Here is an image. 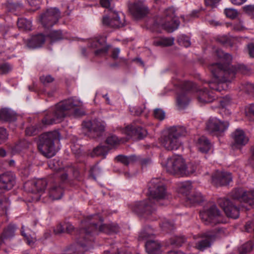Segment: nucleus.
Returning <instances> with one entry per match:
<instances>
[{
    "instance_id": "obj_1",
    "label": "nucleus",
    "mask_w": 254,
    "mask_h": 254,
    "mask_svg": "<svg viewBox=\"0 0 254 254\" xmlns=\"http://www.w3.org/2000/svg\"><path fill=\"white\" fill-rule=\"evenodd\" d=\"M216 55L222 59L223 64L215 63L210 67L213 75V81L207 83L211 91L206 87H204L196 90V98L198 103L203 105L213 102L215 95L213 91L221 92L227 88V82H230L235 77L237 68L231 65L232 56L228 53H224L221 50L216 51Z\"/></svg>"
},
{
    "instance_id": "obj_2",
    "label": "nucleus",
    "mask_w": 254,
    "mask_h": 254,
    "mask_svg": "<svg viewBox=\"0 0 254 254\" xmlns=\"http://www.w3.org/2000/svg\"><path fill=\"white\" fill-rule=\"evenodd\" d=\"M148 193L150 198L136 202L132 207L133 212L146 218H149L150 215L155 213L156 203L163 205L162 201L167 203L170 198L164 183L158 178L152 179L149 183Z\"/></svg>"
},
{
    "instance_id": "obj_3",
    "label": "nucleus",
    "mask_w": 254,
    "mask_h": 254,
    "mask_svg": "<svg viewBox=\"0 0 254 254\" xmlns=\"http://www.w3.org/2000/svg\"><path fill=\"white\" fill-rule=\"evenodd\" d=\"M103 219L98 215H91L87 217L82 221L83 225L88 226L87 228L81 229L80 231V238L78 243L82 247H85L88 240L92 241V236L91 234H96L98 232H104L107 234L117 233L119 227L116 225H102Z\"/></svg>"
},
{
    "instance_id": "obj_4",
    "label": "nucleus",
    "mask_w": 254,
    "mask_h": 254,
    "mask_svg": "<svg viewBox=\"0 0 254 254\" xmlns=\"http://www.w3.org/2000/svg\"><path fill=\"white\" fill-rule=\"evenodd\" d=\"M81 105L80 100L75 98H69L58 103L52 113L48 114L42 120L44 125H50L59 123L66 116L73 113L75 116H80L77 107Z\"/></svg>"
},
{
    "instance_id": "obj_5",
    "label": "nucleus",
    "mask_w": 254,
    "mask_h": 254,
    "mask_svg": "<svg viewBox=\"0 0 254 254\" xmlns=\"http://www.w3.org/2000/svg\"><path fill=\"white\" fill-rule=\"evenodd\" d=\"M186 134L187 131L185 127H172L161 137V144L167 150H176L181 146L179 138L185 136Z\"/></svg>"
},
{
    "instance_id": "obj_6",
    "label": "nucleus",
    "mask_w": 254,
    "mask_h": 254,
    "mask_svg": "<svg viewBox=\"0 0 254 254\" xmlns=\"http://www.w3.org/2000/svg\"><path fill=\"white\" fill-rule=\"evenodd\" d=\"M60 134L58 131L48 132L40 136L38 149L40 152L47 158H51L57 151L55 143L60 142Z\"/></svg>"
},
{
    "instance_id": "obj_7",
    "label": "nucleus",
    "mask_w": 254,
    "mask_h": 254,
    "mask_svg": "<svg viewBox=\"0 0 254 254\" xmlns=\"http://www.w3.org/2000/svg\"><path fill=\"white\" fill-rule=\"evenodd\" d=\"M165 17H158L157 19V24L161 25L168 32H172L178 29L180 21L176 16L174 8L170 7L167 9L165 12Z\"/></svg>"
},
{
    "instance_id": "obj_8",
    "label": "nucleus",
    "mask_w": 254,
    "mask_h": 254,
    "mask_svg": "<svg viewBox=\"0 0 254 254\" xmlns=\"http://www.w3.org/2000/svg\"><path fill=\"white\" fill-rule=\"evenodd\" d=\"M106 124L104 122L94 119L88 120L82 123V127L86 130L88 135L91 137L100 136L105 130Z\"/></svg>"
},
{
    "instance_id": "obj_9",
    "label": "nucleus",
    "mask_w": 254,
    "mask_h": 254,
    "mask_svg": "<svg viewBox=\"0 0 254 254\" xmlns=\"http://www.w3.org/2000/svg\"><path fill=\"white\" fill-rule=\"evenodd\" d=\"M185 162L180 156H174L168 158L165 162L166 171L172 174H178L183 176L185 172Z\"/></svg>"
},
{
    "instance_id": "obj_10",
    "label": "nucleus",
    "mask_w": 254,
    "mask_h": 254,
    "mask_svg": "<svg viewBox=\"0 0 254 254\" xmlns=\"http://www.w3.org/2000/svg\"><path fill=\"white\" fill-rule=\"evenodd\" d=\"M200 217L205 225H216L223 223L220 212L215 205H212L207 210L200 212Z\"/></svg>"
},
{
    "instance_id": "obj_11",
    "label": "nucleus",
    "mask_w": 254,
    "mask_h": 254,
    "mask_svg": "<svg viewBox=\"0 0 254 254\" xmlns=\"http://www.w3.org/2000/svg\"><path fill=\"white\" fill-rule=\"evenodd\" d=\"M102 21L104 25L113 28H121L126 24L125 15L112 10L110 11L109 16L103 17Z\"/></svg>"
},
{
    "instance_id": "obj_12",
    "label": "nucleus",
    "mask_w": 254,
    "mask_h": 254,
    "mask_svg": "<svg viewBox=\"0 0 254 254\" xmlns=\"http://www.w3.org/2000/svg\"><path fill=\"white\" fill-rule=\"evenodd\" d=\"M153 235L151 230H143L139 235L138 240L139 241H147L145 244V248L148 254H159L161 247L160 244L157 241L148 240L149 238H151Z\"/></svg>"
},
{
    "instance_id": "obj_13",
    "label": "nucleus",
    "mask_w": 254,
    "mask_h": 254,
    "mask_svg": "<svg viewBox=\"0 0 254 254\" xmlns=\"http://www.w3.org/2000/svg\"><path fill=\"white\" fill-rule=\"evenodd\" d=\"M61 17V12L56 7L48 8L40 17V21L43 26L46 28L52 27L58 22Z\"/></svg>"
},
{
    "instance_id": "obj_14",
    "label": "nucleus",
    "mask_w": 254,
    "mask_h": 254,
    "mask_svg": "<svg viewBox=\"0 0 254 254\" xmlns=\"http://www.w3.org/2000/svg\"><path fill=\"white\" fill-rule=\"evenodd\" d=\"M229 124L227 122H223L219 119L210 118L206 123V129L210 133L220 134L224 132L228 127Z\"/></svg>"
},
{
    "instance_id": "obj_15",
    "label": "nucleus",
    "mask_w": 254,
    "mask_h": 254,
    "mask_svg": "<svg viewBox=\"0 0 254 254\" xmlns=\"http://www.w3.org/2000/svg\"><path fill=\"white\" fill-rule=\"evenodd\" d=\"M216 237L215 234L210 232H206L197 237H194L195 248L199 251H204L211 246L215 240Z\"/></svg>"
},
{
    "instance_id": "obj_16",
    "label": "nucleus",
    "mask_w": 254,
    "mask_h": 254,
    "mask_svg": "<svg viewBox=\"0 0 254 254\" xmlns=\"http://www.w3.org/2000/svg\"><path fill=\"white\" fill-rule=\"evenodd\" d=\"M219 205L223 208L227 217L237 219L239 216V208L227 198H220L218 200Z\"/></svg>"
},
{
    "instance_id": "obj_17",
    "label": "nucleus",
    "mask_w": 254,
    "mask_h": 254,
    "mask_svg": "<svg viewBox=\"0 0 254 254\" xmlns=\"http://www.w3.org/2000/svg\"><path fill=\"white\" fill-rule=\"evenodd\" d=\"M232 181V175L228 172L216 171L211 176V183L217 187L226 186Z\"/></svg>"
},
{
    "instance_id": "obj_18",
    "label": "nucleus",
    "mask_w": 254,
    "mask_h": 254,
    "mask_svg": "<svg viewBox=\"0 0 254 254\" xmlns=\"http://www.w3.org/2000/svg\"><path fill=\"white\" fill-rule=\"evenodd\" d=\"M182 89L185 91V92H182L179 94L177 99L178 106L180 108H185L190 102V100L186 92H188L193 89H196V87L192 82L186 81L183 84Z\"/></svg>"
},
{
    "instance_id": "obj_19",
    "label": "nucleus",
    "mask_w": 254,
    "mask_h": 254,
    "mask_svg": "<svg viewBox=\"0 0 254 254\" xmlns=\"http://www.w3.org/2000/svg\"><path fill=\"white\" fill-rule=\"evenodd\" d=\"M47 183L44 179H36L27 182L24 184L25 189L32 193L42 192L45 190Z\"/></svg>"
},
{
    "instance_id": "obj_20",
    "label": "nucleus",
    "mask_w": 254,
    "mask_h": 254,
    "mask_svg": "<svg viewBox=\"0 0 254 254\" xmlns=\"http://www.w3.org/2000/svg\"><path fill=\"white\" fill-rule=\"evenodd\" d=\"M125 133L127 135V139H141L144 138L147 134L145 129L133 125H129L126 127Z\"/></svg>"
},
{
    "instance_id": "obj_21",
    "label": "nucleus",
    "mask_w": 254,
    "mask_h": 254,
    "mask_svg": "<svg viewBox=\"0 0 254 254\" xmlns=\"http://www.w3.org/2000/svg\"><path fill=\"white\" fill-rule=\"evenodd\" d=\"M15 184V177L11 172H6L0 175V190H11Z\"/></svg>"
},
{
    "instance_id": "obj_22",
    "label": "nucleus",
    "mask_w": 254,
    "mask_h": 254,
    "mask_svg": "<svg viewBox=\"0 0 254 254\" xmlns=\"http://www.w3.org/2000/svg\"><path fill=\"white\" fill-rule=\"evenodd\" d=\"M49 196L53 200H57L62 198L63 195V190L59 183V179H51L49 181Z\"/></svg>"
},
{
    "instance_id": "obj_23",
    "label": "nucleus",
    "mask_w": 254,
    "mask_h": 254,
    "mask_svg": "<svg viewBox=\"0 0 254 254\" xmlns=\"http://www.w3.org/2000/svg\"><path fill=\"white\" fill-rule=\"evenodd\" d=\"M129 9L133 16L136 18L143 17L147 11V7L142 1L135 2L129 6Z\"/></svg>"
},
{
    "instance_id": "obj_24",
    "label": "nucleus",
    "mask_w": 254,
    "mask_h": 254,
    "mask_svg": "<svg viewBox=\"0 0 254 254\" xmlns=\"http://www.w3.org/2000/svg\"><path fill=\"white\" fill-rule=\"evenodd\" d=\"M91 47L97 49L95 51L96 55H100L106 54L109 50V46L106 45V42L104 37H100L96 39L91 43Z\"/></svg>"
},
{
    "instance_id": "obj_25",
    "label": "nucleus",
    "mask_w": 254,
    "mask_h": 254,
    "mask_svg": "<svg viewBox=\"0 0 254 254\" xmlns=\"http://www.w3.org/2000/svg\"><path fill=\"white\" fill-rule=\"evenodd\" d=\"M234 140V145H245L249 141L248 137L246 135L244 131L241 129H237L232 134Z\"/></svg>"
},
{
    "instance_id": "obj_26",
    "label": "nucleus",
    "mask_w": 254,
    "mask_h": 254,
    "mask_svg": "<svg viewBox=\"0 0 254 254\" xmlns=\"http://www.w3.org/2000/svg\"><path fill=\"white\" fill-rule=\"evenodd\" d=\"M45 36L42 34H39L32 36L28 40L27 46L32 49L39 48L45 43Z\"/></svg>"
},
{
    "instance_id": "obj_27",
    "label": "nucleus",
    "mask_w": 254,
    "mask_h": 254,
    "mask_svg": "<svg viewBox=\"0 0 254 254\" xmlns=\"http://www.w3.org/2000/svg\"><path fill=\"white\" fill-rule=\"evenodd\" d=\"M175 38L172 37L160 36L153 41V45L156 46L169 47L174 43Z\"/></svg>"
},
{
    "instance_id": "obj_28",
    "label": "nucleus",
    "mask_w": 254,
    "mask_h": 254,
    "mask_svg": "<svg viewBox=\"0 0 254 254\" xmlns=\"http://www.w3.org/2000/svg\"><path fill=\"white\" fill-rule=\"evenodd\" d=\"M211 144L205 136L200 137L197 140V147L198 150L202 153H206L211 148Z\"/></svg>"
},
{
    "instance_id": "obj_29",
    "label": "nucleus",
    "mask_w": 254,
    "mask_h": 254,
    "mask_svg": "<svg viewBox=\"0 0 254 254\" xmlns=\"http://www.w3.org/2000/svg\"><path fill=\"white\" fill-rule=\"evenodd\" d=\"M17 229L15 224H9L3 230L2 234L0 236V245H1L3 239L10 238L14 236V233Z\"/></svg>"
},
{
    "instance_id": "obj_30",
    "label": "nucleus",
    "mask_w": 254,
    "mask_h": 254,
    "mask_svg": "<svg viewBox=\"0 0 254 254\" xmlns=\"http://www.w3.org/2000/svg\"><path fill=\"white\" fill-rule=\"evenodd\" d=\"M0 120L3 121L12 122L16 119L15 113L7 108H3L0 110Z\"/></svg>"
},
{
    "instance_id": "obj_31",
    "label": "nucleus",
    "mask_w": 254,
    "mask_h": 254,
    "mask_svg": "<svg viewBox=\"0 0 254 254\" xmlns=\"http://www.w3.org/2000/svg\"><path fill=\"white\" fill-rule=\"evenodd\" d=\"M231 196L234 200L239 201H248L247 191L242 189H235L231 192Z\"/></svg>"
},
{
    "instance_id": "obj_32",
    "label": "nucleus",
    "mask_w": 254,
    "mask_h": 254,
    "mask_svg": "<svg viewBox=\"0 0 254 254\" xmlns=\"http://www.w3.org/2000/svg\"><path fill=\"white\" fill-rule=\"evenodd\" d=\"M10 205V201L8 197L0 194V215L6 213V210Z\"/></svg>"
},
{
    "instance_id": "obj_33",
    "label": "nucleus",
    "mask_w": 254,
    "mask_h": 254,
    "mask_svg": "<svg viewBox=\"0 0 254 254\" xmlns=\"http://www.w3.org/2000/svg\"><path fill=\"white\" fill-rule=\"evenodd\" d=\"M30 143L26 140L20 141L12 147L11 152L13 154L19 153L29 147Z\"/></svg>"
},
{
    "instance_id": "obj_34",
    "label": "nucleus",
    "mask_w": 254,
    "mask_h": 254,
    "mask_svg": "<svg viewBox=\"0 0 254 254\" xmlns=\"http://www.w3.org/2000/svg\"><path fill=\"white\" fill-rule=\"evenodd\" d=\"M117 161L121 162L125 165L127 166L136 160V157L135 155L129 156L120 155L116 157Z\"/></svg>"
},
{
    "instance_id": "obj_35",
    "label": "nucleus",
    "mask_w": 254,
    "mask_h": 254,
    "mask_svg": "<svg viewBox=\"0 0 254 254\" xmlns=\"http://www.w3.org/2000/svg\"><path fill=\"white\" fill-rule=\"evenodd\" d=\"M17 26L19 29L23 30H30L32 27V23L30 20L26 18H19L17 20Z\"/></svg>"
},
{
    "instance_id": "obj_36",
    "label": "nucleus",
    "mask_w": 254,
    "mask_h": 254,
    "mask_svg": "<svg viewBox=\"0 0 254 254\" xmlns=\"http://www.w3.org/2000/svg\"><path fill=\"white\" fill-rule=\"evenodd\" d=\"M109 149L106 146L99 145L95 148L91 153L92 157L100 156L105 157L108 153Z\"/></svg>"
},
{
    "instance_id": "obj_37",
    "label": "nucleus",
    "mask_w": 254,
    "mask_h": 254,
    "mask_svg": "<svg viewBox=\"0 0 254 254\" xmlns=\"http://www.w3.org/2000/svg\"><path fill=\"white\" fill-rule=\"evenodd\" d=\"M191 189V183L190 181L181 182L179 184V191L181 193L187 195Z\"/></svg>"
},
{
    "instance_id": "obj_38",
    "label": "nucleus",
    "mask_w": 254,
    "mask_h": 254,
    "mask_svg": "<svg viewBox=\"0 0 254 254\" xmlns=\"http://www.w3.org/2000/svg\"><path fill=\"white\" fill-rule=\"evenodd\" d=\"M203 197L201 193L196 192L189 197L188 200L192 204L199 203L203 201Z\"/></svg>"
},
{
    "instance_id": "obj_39",
    "label": "nucleus",
    "mask_w": 254,
    "mask_h": 254,
    "mask_svg": "<svg viewBox=\"0 0 254 254\" xmlns=\"http://www.w3.org/2000/svg\"><path fill=\"white\" fill-rule=\"evenodd\" d=\"M21 233L22 235L25 238L27 244L31 247L34 246V244L36 241V238L35 237H31L30 235L28 234V233H25L23 226L21 227Z\"/></svg>"
},
{
    "instance_id": "obj_40",
    "label": "nucleus",
    "mask_w": 254,
    "mask_h": 254,
    "mask_svg": "<svg viewBox=\"0 0 254 254\" xmlns=\"http://www.w3.org/2000/svg\"><path fill=\"white\" fill-rule=\"evenodd\" d=\"M49 37L52 42L62 40L64 38V36L61 30L53 31L51 32Z\"/></svg>"
},
{
    "instance_id": "obj_41",
    "label": "nucleus",
    "mask_w": 254,
    "mask_h": 254,
    "mask_svg": "<svg viewBox=\"0 0 254 254\" xmlns=\"http://www.w3.org/2000/svg\"><path fill=\"white\" fill-rule=\"evenodd\" d=\"M178 42L180 45L185 47H188L190 45V38L185 35H182L178 39Z\"/></svg>"
},
{
    "instance_id": "obj_42",
    "label": "nucleus",
    "mask_w": 254,
    "mask_h": 254,
    "mask_svg": "<svg viewBox=\"0 0 254 254\" xmlns=\"http://www.w3.org/2000/svg\"><path fill=\"white\" fill-rule=\"evenodd\" d=\"M41 127H36L34 126L27 127L25 130V133L27 135L32 136L38 133Z\"/></svg>"
},
{
    "instance_id": "obj_43",
    "label": "nucleus",
    "mask_w": 254,
    "mask_h": 254,
    "mask_svg": "<svg viewBox=\"0 0 254 254\" xmlns=\"http://www.w3.org/2000/svg\"><path fill=\"white\" fill-rule=\"evenodd\" d=\"M196 169V166L195 165H194L192 163H190L187 166L185 164L184 168L185 173H183V176H187L190 174H191L195 171Z\"/></svg>"
},
{
    "instance_id": "obj_44",
    "label": "nucleus",
    "mask_w": 254,
    "mask_h": 254,
    "mask_svg": "<svg viewBox=\"0 0 254 254\" xmlns=\"http://www.w3.org/2000/svg\"><path fill=\"white\" fill-rule=\"evenodd\" d=\"M154 117L155 119L162 121L165 119V112L161 109L156 108L154 110Z\"/></svg>"
},
{
    "instance_id": "obj_45",
    "label": "nucleus",
    "mask_w": 254,
    "mask_h": 254,
    "mask_svg": "<svg viewBox=\"0 0 254 254\" xmlns=\"http://www.w3.org/2000/svg\"><path fill=\"white\" fill-rule=\"evenodd\" d=\"M253 247L254 244L252 242H248L242 246L240 252L243 254L249 253L253 250Z\"/></svg>"
},
{
    "instance_id": "obj_46",
    "label": "nucleus",
    "mask_w": 254,
    "mask_h": 254,
    "mask_svg": "<svg viewBox=\"0 0 254 254\" xmlns=\"http://www.w3.org/2000/svg\"><path fill=\"white\" fill-rule=\"evenodd\" d=\"M225 13L227 17L231 19L235 18L238 15V11L233 8H226L225 9Z\"/></svg>"
},
{
    "instance_id": "obj_47",
    "label": "nucleus",
    "mask_w": 254,
    "mask_h": 254,
    "mask_svg": "<svg viewBox=\"0 0 254 254\" xmlns=\"http://www.w3.org/2000/svg\"><path fill=\"white\" fill-rule=\"evenodd\" d=\"M119 139L118 137L115 135H110L106 139V142L107 144L114 146L118 144L119 143Z\"/></svg>"
},
{
    "instance_id": "obj_48",
    "label": "nucleus",
    "mask_w": 254,
    "mask_h": 254,
    "mask_svg": "<svg viewBox=\"0 0 254 254\" xmlns=\"http://www.w3.org/2000/svg\"><path fill=\"white\" fill-rule=\"evenodd\" d=\"M41 82L45 85L52 83L54 80V78L50 75H42L40 77Z\"/></svg>"
},
{
    "instance_id": "obj_49",
    "label": "nucleus",
    "mask_w": 254,
    "mask_h": 254,
    "mask_svg": "<svg viewBox=\"0 0 254 254\" xmlns=\"http://www.w3.org/2000/svg\"><path fill=\"white\" fill-rule=\"evenodd\" d=\"M161 227L164 230L170 231L174 229V223L169 221H166L162 223Z\"/></svg>"
},
{
    "instance_id": "obj_50",
    "label": "nucleus",
    "mask_w": 254,
    "mask_h": 254,
    "mask_svg": "<svg viewBox=\"0 0 254 254\" xmlns=\"http://www.w3.org/2000/svg\"><path fill=\"white\" fill-rule=\"evenodd\" d=\"M8 134L4 128L0 127V144L2 143L7 138Z\"/></svg>"
},
{
    "instance_id": "obj_51",
    "label": "nucleus",
    "mask_w": 254,
    "mask_h": 254,
    "mask_svg": "<svg viewBox=\"0 0 254 254\" xmlns=\"http://www.w3.org/2000/svg\"><path fill=\"white\" fill-rule=\"evenodd\" d=\"M248 201L247 203L250 205L254 204V190L247 191Z\"/></svg>"
},
{
    "instance_id": "obj_52",
    "label": "nucleus",
    "mask_w": 254,
    "mask_h": 254,
    "mask_svg": "<svg viewBox=\"0 0 254 254\" xmlns=\"http://www.w3.org/2000/svg\"><path fill=\"white\" fill-rule=\"evenodd\" d=\"M245 11L249 15L254 16V5H248L244 7Z\"/></svg>"
},
{
    "instance_id": "obj_53",
    "label": "nucleus",
    "mask_w": 254,
    "mask_h": 254,
    "mask_svg": "<svg viewBox=\"0 0 254 254\" xmlns=\"http://www.w3.org/2000/svg\"><path fill=\"white\" fill-rule=\"evenodd\" d=\"M247 116L251 120L254 121V104H251L248 107Z\"/></svg>"
},
{
    "instance_id": "obj_54",
    "label": "nucleus",
    "mask_w": 254,
    "mask_h": 254,
    "mask_svg": "<svg viewBox=\"0 0 254 254\" xmlns=\"http://www.w3.org/2000/svg\"><path fill=\"white\" fill-rule=\"evenodd\" d=\"M28 2L33 7L32 11H35L39 7V1L36 0H28Z\"/></svg>"
},
{
    "instance_id": "obj_55",
    "label": "nucleus",
    "mask_w": 254,
    "mask_h": 254,
    "mask_svg": "<svg viewBox=\"0 0 254 254\" xmlns=\"http://www.w3.org/2000/svg\"><path fill=\"white\" fill-rule=\"evenodd\" d=\"M245 91L249 94L254 95V84L248 83L246 84Z\"/></svg>"
},
{
    "instance_id": "obj_56",
    "label": "nucleus",
    "mask_w": 254,
    "mask_h": 254,
    "mask_svg": "<svg viewBox=\"0 0 254 254\" xmlns=\"http://www.w3.org/2000/svg\"><path fill=\"white\" fill-rule=\"evenodd\" d=\"M130 112L134 115L139 116L143 112V109L140 107H135L130 109Z\"/></svg>"
},
{
    "instance_id": "obj_57",
    "label": "nucleus",
    "mask_w": 254,
    "mask_h": 254,
    "mask_svg": "<svg viewBox=\"0 0 254 254\" xmlns=\"http://www.w3.org/2000/svg\"><path fill=\"white\" fill-rule=\"evenodd\" d=\"M247 49L250 56L254 58V43L248 44Z\"/></svg>"
},
{
    "instance_id": "obj_58",
    "label": "nucleus",
    "mask_w": 254,
    "mask_h": 254,
    "mask_svg": "<svg viewBox=\"0 0 254 254\" xmlns=\"http://www.w3.org/2000/svg\"><path fill=\"white\" fill-rule=\"evenodd\" d=\"M10 69V66L7 64H3L0 66V70L3 74L7 73Z\"/></svg>"
},
{
    "instance_id": "obj_59",
    "label": "nucleus",
    "mask_w": 254,
    "mask_h": 254,
    "mask_svg": "<svg viewBox=\"0 0 254 254\" xmlns=\"http://www.w3.org/2000/svg\"><path fill=\"white\" fill-rule=\"evenodd\" d=\"M254 229V224L252 222H248L245 225V230L248 232L252 231Z\"/></svg>"
},
{
    "instance_id": "obj_60",
    "label": "nucleus",
    "mask_w": 254,
    "mask_h": 254,
    "mask_svg": "<svg viewBox=\"0 0 254 254\" xmlns=\"http://www.w3.org/2000/svg\"><path fill=\"white\" fill-rule=\"evenodd\" d=\"M221 0H205V4L207 6H214L215 4L218 3Z\"/></svg>"
},
{
    "instance_id": "obj_61",
    "label": "nucleus",
    "mask_w": 254,
    "mask_h": 254,
    "mask_svg": "<svg viewBox=\"0 0 254 254\" xmlns=\"http://www.w3.org/2000/svg\"><path fill=\"white\" fill-rule=\"evenodd\" d=\"M64 229L65 228L63 225L59 224L54 230V232L56 234H61L64 232Z\"/></svg>"
},
{
    "instance_id": "obj_62",
    "label": "nucleus",
    "mask_w": 254,
    "mask_h": 254,
    "mask_svg": "<svg viewBox=\"0 0 254 254\" xmlns=\"http://www.w3.org/2000/svg\"><path fill=\"white\" fill-rule=\"evenodd\" d=\"M112 0H100V4L102 6L105 8L110 7V2Z\"/></svg>"
},
{
    "instance_id": "obj_63",
    "label": "nucleus",
    "mask_w": 254,
    "mask_h": 254,
    "mask_svg": "<svg viewBox=\"0 0 254 254\" xmlns=\"http://www.w3.org/2000/svg\"><path fill=\"white\" fill-rule=\"evenodd\" d=\"M120 52V50L119 48H117L114 49L112 52V57L114 60L118 59L119 57V54Z\"/></svg>"
},
{
    "instance_id": "obj_64",
    "label": "nucleus",
    "mask_w": 254,
    "mask_h": 254,
    "mask_svg": "<svg viewBox=\"0 0 254 254\" xmlns=\"http://www.w3.org/2000/svg\"><path fill=\"white\" fill-rule=\"evenodd\" d=\"M99 173H100L99 169L97 167H94L91 170V175L92 176L93 178L94 179H95L96 176H97Z\"/></svg>"
}]
</instances>
